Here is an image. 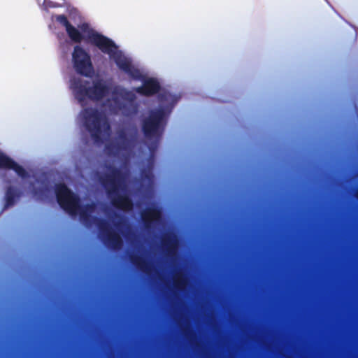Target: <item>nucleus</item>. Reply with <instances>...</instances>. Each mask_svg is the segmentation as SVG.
I'll use <instances>...</instances> for the list:
<instances>
[{"mask_svg":"<svg viewBox=\"0 0 358 358\" xmlns=\"http://www.w3.org/2000/svg\"><path fill=\"white\" fill-rule=\"evenodd\" d=\"M71 88L84 108L80 115L83 125L96 143L104 142L110 136L106 113L129 115L136 111L135 95L121 87H111L100 79L90 85L78 77L71 81Z\"/></svg>","mask_w":358,"mask_h":358,"instance_id":"f257e3e1","label":"nucleus"},{"mask_svg":"<svg viewBox=\"0 0 358 358\" xmlns=\"http://www.w3.org/2000/svg\"><path fill=\"white\" fill-rule=\"evenodd\" d=\"M56 19L65 27L72 41L78 43L83 39H87L89 43L96 45L102 52L108 55L120 69L132 78L141 80L143 86L136 89L137 93L141 95H150L158 91L159 82L155 78L144 74L133 64L131 59L120 50L113 41L92 29L87 24H82L78 29L70 24L64 15H57Z\"/></svg>","mask_w":358,"mask_h":358,"instance_id":"f03ea898","label":"nucleus"},{"mask_svg":"<svg viewBox=\"0 0 358 358\" xmlns=\"http://www.w3.org/2000/svg\"><path fill=\"white\" fill-rule=\"evenodd\" d=\"M175 101V97L170 93L164 92L161 95L160 108L152 112L149 118L143 122V131L148 138H158L159 136L166 114L170 112L171 107Z\"/></svg>","mask_w":358,"mask_h":358,"instance_id":"7ed1b4c3","label":"nucleus"},{"mask_svg":"<svg viewBox=\"0 0 358 358\" xmlns=\"http://www.w3.org/2000/svg\"><path fill=\"white\" fill-rule=\"evenodd\" d=\"M55 192L59 206L70 215H78L83 222H85L94 212L93 206L81 207L76 195L69 190L66 185H58Z\"/></svg>","mask_w":358,"mask_h":358,"instance_id":"20e7f679","label":"nucleus"},{"mask_svg":"<svg viewBox=\"0 0 358 358\" xmlns=\"http://www.w3.org/2000/svg\"><path fill=\"white\" fill-rule=\"evenodd\" d=\"M105 186L115 206L124 210L131 209V201L123 188V182L117 173H113L109 177L105 182Z\"/></svg>","mask_w":358,"mask_h":358,"instance_id":"39448f33","label":"nucleus"},{"mask_svg":"<svg viewBox=\"0 0 358 358\" xmlns=\"http://www.w3.org/2000/svg\"><path fill=\"white\" fill-rule=\"evenodd\" d=\"M72 62L76 71L87 77H90L93 73V67L90 57L82 48L77 45L72 55Z\"/></svg>","mask_w":358,"mask_h":358,"instance_id":"423d86ee","label":"nucleus"},{"mask_svg":"<svg viewBox=\"0 0 358 358\" xmlns=\"http://www.w3.org/2000/svg\"><path fill=\"white\" fill-rule=\"evenodd\" d=\"M0 168L12 169L22 178L26 177L25 170L1 152H0Z\"/></svg>","mask_w":358,"mask_h":358,"instance_id":"0eeeda50","label":"nucleus"},{"mask_svg":"<svg viewBox=\"0 0 358 358\" xmlns=\"http://www.w3.org/2000/svg\"><path fill=\"white\" fill-rule=\"evenodd\" d=\"M6 207H8L9 206H11L13 203V194L12 189L10 188L7 190L6 194Z\"/></svg>","mask_w":358,"mask_h":358,"instance_id":"6e6552de","label":"nucleus"},{"mask_svg":"<svg viewBox=\"0 0 358 358\" xmlns=\"http://www.w3.org/2000/svg\"><path fill=\"white\" fill-rule=\"evenodd\" d=\"M159 217V214L158 212L151 211L150 216L148 217H145V219L148 220H158Z\"/></svg>","mask_w":358,"mask_h":358,"instance_id":"1a4fd4ad","label":"nucleus"},{"mask_svg":"<svg viewBox=\"0 0 358 358\" xmlns=\"http://www.w3.org/2000/svg\"><path fill=\"white\" fill-rule=\"evenodd\" d=\"M109 236L115 242V244H120V241L119 237L116 234L109 233Z\"/></svg>","mask_w":358,"mask_h":358,"instance_id":"9d476101","label":"nucleus"},{"mask_svg":"<svg viewBox=\"0 0 358 358\" xmlns=\"http://www.w3.org/2000/svg\"><path fill=\"white\" fill-rule=\"evenodd\" d=\"M107 149H108V150H110V148H109V147H108V146H107Z\"/></svg>","mask_w":358,"mask_h":358,"instance_id":"9b49d317","label":"nucleus"},{"mask_svg":"<svg viewBox=\"0 0 358 358\" xmlns=\"http://www.w3.org/2000/svg\"><path fill=\"white\" fill-rule=\"evenodd\" d=\"M44 3H45V0H44Z\"/></svg>","mask_w":358,"mask_h":358,"instance_id":"f8f14e48","label":"nucleus"}]
</instances>
